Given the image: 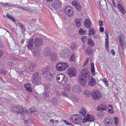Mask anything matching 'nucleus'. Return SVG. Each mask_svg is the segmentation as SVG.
I'll return each mask as SVG.
<instances>
[{"label": "nucleus", "mask_w": 126, "mask_h": 126, "mask_svg": "<svg viewBox=\"0 0 126 126\" xmlns=\"http://www.w3.org/2000/svg\"><path fill=\"white\" fill-rule=\"evenodd\" d=\"M11 108L13 110L20 114L23 115L25 113L27 112V111L25 110L21 106H19L17 105H12Z\"/></svg>", "instance_id": "nucleus-1"}, {"label": "nucleus", "mask_w": 126, "mask_h": 126, "mask_svg": "<svg viewBox=\"0 0 126 126\" xmlns=\"http://www.w3.org/2000/svg\"><path fill=\"white\" fill-rule=\"evenodd\" d=\"M71 120L75 124H79L83 122V120L81 115L77 114L73 115L71 118Z\"/></svg>", "instance_id": "nucleus-2"}, {"label": "nucleus", "mask_w": 126, "mask_h": 126, "mask_svg": "<svg viewBox=\"0 0 126 126\" xmlns=\"http://www.w3.org/2000/svg\"><path fill=\"white\" fill-rule=\"evenodd\" d=\"M68 66L67 63L63 62L59 63L56 65L57 70L59 71L65 70Z\"/></svg>", "instance_id": "nucleus-3"}, {"label": "nucleus", "mask_w": 126, "mask_h": 126, "mask_svg": "<svg viewBox=\"0 0 126 126\" xmlns=\"http://www.w3.org/2000/svg\"><path fill=\"white\" fill-rule=\"evenodd\" d=\"M43 39L41 38H36L34 40V47L36 48H40L43 45Z\"/></svg>", "instance_id": "nucleus-4"}, {"label": "nucleus", "mask_w": 126, "mask_h": 126, "mask_svg": "<svg viewBox=\"0 0 126 126\" xmlns=\"http://www.w3.org/2000/svg\"><path fill=\"white\" fill-rule=\"evenodd\" d=\"M91 95L93 99L94 100H98L101 97V92L99 91L94 90L92 93Z\"/></svg>", "instance_id": "nucleus-5"}, {"label": "nucleus", "mask_w": 126, "mask_h": 126, "mask_svg": "<svg viewBox=\"0 0 126 126\" xmlns=\"http://www.w3.org/2000/svg\"><path fill=\"white\" fill-rule=\"evenodd\" d=\"M67 73L69 76L71 78L76 76L77 72L74 68L72 67L68 68Z\"/></svg>", "instance_id": "nucleus-6"}, {"label": "nucleus", "mask_w": 126, "mask_h": 126, "mask_svg": "<svg viewBox=\"0 0 126 126\" xmlns=\"http://www.w3.org/2000/svg\"><path fill=\"white\" fill-rule=\"evenodd\" d=\"M118 39L121 43L122 48L124 49L126 46V43L125 40L124 35L123 34H121L118 37Z\"/></svg>", "instance_id": "nucleus-7"}, {"label": "nucleus", "mask_w": 126, "mask_h": 126, "mask_svg": "<svg viewBox=\"0 0 126 126\" xmlns=\"http://www.w3.org/2000/svg\"><path fill=\"white\" fill-rule=\"evenodd\" d=\"M66 14L69 16H72L74 14V12L73 9L70 7H66L64 10Z\"/></svg>", "instance_id": "nucleus-8"}, {"label": "nucleus", "mask_w": 126, "mask_h": 126, "mask_svg": "<svg viewBox=\"0 0 126 126\" xmlns=\"http://www.w3.org/2000/svg\"><path fill=\"white\" fill-rule=\"evenodd\" d=\"M82 76L86 78H89L91 77L90 74L87 68H83L81 71Z\"/></svg>", "instance_id": "nucleus-9"}, {"label": "nucleus", "mask_w": 126, "mask_h": 126, "mask_svg": "<svg viewBox=\"0 0 126 126\" xmlns=\"http://www.w3.org/2000/svg\"><path fill=\"white\" fill-rule=\"evenodd\" d=\"M94 120V116L92 115L88 114L84 117L83 120V123H84L87 121L92 122Z\"/></svg>", "instance_id": "nucleus-10"}, {"label": "nucleus", "mask_w": 126, "mask_h": 126, "mask_svg": "<svg viewBox=\"0 0 126 126\" xmlns=\"http://www.w3.org/2000/svg\"><path fill=\"white\" fill-rule=\"evenodd\" d=\"M33 82L36 83L40 81L41 77L38 73L36 72L34 73L33 75Z\"/></svg>", "instance_id": "nucleus-11"}, {"label": "nucleus", "mask_w": 126, "mask_h": 126, "mask_svg": "<svg viewBox=\"0 0 126 126\" xmlns=\"http://www.w3.org/2000/svg\"><path fill=\"white\" fill-rule=\"evenodd\" d=\"M55 73L54 71H51L47 75L46 77V80H50L54 78L55 77Z\"/></svg>", "instance_id": "nucleus-12"}, {"label": "nucleus", "mask_w": 126, "mask_h": 126, "mask_svg": "<svg viewBox=\"0 0 126 126\" xmlns=\"http://www.w3.org/2000/svg\"><path fill=\"white\" fill-rule=\"evenodd\" d=\"M62 3L59 0H55L53 3L52 6L55 9L58 8L60 7Z\"/></svg>", "instance_id": "nucleus-13"}, {"label": "nucleus", "mask_w": 126, "mask_h": 126, "mask_svg": "<svg viewBox=\"0 0 126 126\" xmlns=\"http://www.w3.org/2000/svg\"><path fill=\"white\" fill-rule=\"evenodd\" d=\"M79 81L80 84L82 85L85 86L87 84V80L86 79H84L81 75L78 76Z\"/></svg>", "instance_id": "nucleus-14"}, {"label": "nucleus", "mask_w": 126, "mask_h": 126, "mask_svg": "<svg viewBox=\"0 0 126 126\" xmlns=\"http://www.w3.org/2000/svg\"><path fill=\"white\" fill-rule=\"evenodd\" d=\"M88 79H89L88 81V84L89 86H93L96 85V81L95 79L93 78L92 76Z\"/></svg>", "instance_id": "nucleus-15"}, {"label": "nucleus", "mask_w": 126, "mask_h": 126, "mask_svg": "<svg viewBox=\"0 0 126 126\" xmlns=\"http://www.w3.org/2000/svg\"><path fill=\"white\" fill-rule=\"evenodd\" d=\"M112 118L109 117L106 118L104 120L105 125L106 126H110L111 125Z\"/></svg>", "instance_id": "nucleus-16"}, {"label": "nucleus", "mask_w": 126, "mask_h": 126, "mask_svg": "<svg viewBox=\"0 0 126 126\" xmlns=\"http://www.w3.org/2000/svg\"><path fill=\"white\" fill-rule=\"evenodd\" d=\"M107 106L106 105H99L97 107V110L98 111L102 112L106 110Z\"/></svg>", "instance_id": "nucleus-17"}, {"label": "nucleus", "mask_w": 126, "mask_h": 126, "mask_svg": "<svg viewBox=\"0 0 126 126\" xmlns=\"http://www.w3.org/2000/svg\"><path fill=\"white\" fill-rule=\"evenodd\" d=\"M68 81V79L67 77L63 74L62 80L59 81V83L62 85L64 84H66Z\"/></svg>", "instance_id": "nucleus-18"}, {"label": "nucleus", "mask_w": 126, "mask_h": 126, "mask_svg": "<svg viewBox=\"0 0 126 126\" xmlns=\"http://www.w3.org/2000/svg\"><path fill=\"white\" fill-rule=\"evenodd\" d=\"M33 38L31 39L29 41L27 45L28 48L32 51V50L34 48L33 45Z\"/></svg>", "instance_id": "nucleus-19"}, {"label": "nucleus", "mask_w": 126, "mask_h": 126, "mask_svg": "<svg viewBox=\"0 0 126 126\" xmlns=\"http://www.w3.org/2000/svg\"><path fill=\"white\" fill-rule=\"evenodd\" d=\"M51 51L50 50V48H49L48 47H46L44 50L43 53L45 55H55V54H51Z\"/></svg>", "instance_id": "nucleus-20"}, {"label": "nucleus", "mask_w": 126, "mask_h": 126, "mask_svg": "<svg viewBox=\"0 0 126 126\" xmlns=\"http://www.w3.org/2000/svg\"><path fill=\"white\" fill-rule=\"evenodd\" d=\"M29 64V68L30 69L29 71H30L32 72L35 69L36 64L31 62H30Z\"/></svg>", "instance_id": "nucleus-21"}, {"label": "nucleus", "mask_w": 126, "mask_h": 126, "mask_svg": "<svg viewBox=\"0 0 126 126\" xmlns=\"http://www.w3.org/2000/svg\"><path fill=\"white\" fill-rule=\"evenodd\" d=\"M117 6L120 11H121L123 14H124L126 13V12L124 9V5L122 4L118 3V4Z\"/></svg>", "instance_id": "nucleus-22"}, {"label": "nucleus", "mask_w": 126, "mask_h": 126, "mask_svg": "<svg viewBox=\"0 0 126 126\" xmlns=\"http://www.w3.org/2000/svg\"><path fill=\"white\" fill-rule=\"evenodd\" d=\"M74 92L77 94H79L81 91V87L78 86H76L74 87L73 89Z\"/></svg>", "instance_id": "nucleus-23"}, {"label": "nucleus", "mask_w": 126, "mask_h": 126, "mask_svg": "<svg viewBox=\"0 0 126 126\" xmlns=\"http://www.w3.org/2000/svg\"><path fill=\"white\" fill-rule=\"evenodd\" d=\"M84 25L86 28L89 29L91 27L92 23L90 20L89 19H87L84 22Z\"/></svg>", "instance_id": "nucleus-24"}, {"label": "nucleus", "mask_w": 126, "mask_h": 126, "mask_svg": "<svg viewBox=\"0 0 126 126\" xmlns=\"http://www.w3.org/2000/svg\"><path fill=\"white\" fill-rule=\"evenodd\" d=\"M24 86L26 88L28 93H29V94L32 92V88L31 87L30 85L28 84H24Z\"/></svg>", "instance_id": "nucleus-25"}, {"label": "nucleus", "mask_w": 126, "mask_h": 126, "mask_svg": "<svg viewBox=\"0 0 126 126\" xmlns=\"http://www.w3.org/2000/svg\"><path fill=\"white\" fill-rule=\"evenodd\" d=\"M75 22L78 28H79L80 26H81L82 23L81 21V19L76 18L75 19Z\"/></svg>", "instance_id": "nucleus-26"}, {"label": "nucleus", "mask_w": 126, "mask_h": 126, "mask_svg": "<svg viewBox=\"0 0 126 126\" xmlns=\"http://www.w3.org/2000/svg\"><path fill=\"white\" fill-rule=\"evenodd\" d=\"M79 112L81 114L83 117H84L87 113V111L85 107H83L82 108Z\"/></svg>", "instance_id": "nucleus-27"}, {"label": "nucleus", "mask_w": 126, "mask_h": 126, "mask_svg": "<svg viewBox=\"0 0 126 126\" xmlns=\"http://www.w3.org/2000/svg\"><path fill=\"white\" fill-rule=\"evenodd\" d=\"M40 48H36L35 47H34L33 48V51H33V52L34 54L35 55H38L40 53Z\"/></svg>", "instance_id": "nucleus-28"}, {"label": "nucleus", "mask_w": 126, "mask_h": 126, "mask_svg": "<svg viewBox=\"0 0 126 126\" xmlns=\"http://www.w3.org/2000/svg\"><path fill=\"white\" fill-rule=\"evenodd\" d=\"M88 44L89 46H94V44L92 38H90L88 39Z\"/></svg>", "instance_id": "nucleus-29"}, {"label": "nucleus", "mask_w": 126, "mask_h": 126, "mask_svg": "<svg viewBox=\"0 0 126 126\" xmlns=\"http://www.w3.org/2000/svg\"><path fill=\"white\" fill-rule=\"evenodd\" d=\"M94 63H92L91 66V71L93 75L94 76L95 74V71L94 68Z\"/></svg>", "instance_id": "nucleus-30"}, {"label": "nucleus", "mask_w": 126, "mask_h": 126, "mask_svg": "<svg viewBox=\"0 0 126 126\" xmlns=\"http://www.w3.org/2000/svg\"><path fill=\"white\" fill-rule=\"evenodd\" d=\"M37 111V109L35 108L34 107H32L30 109V110H28L27 111V112L30 115L32 114V113L34 112H36Z\"/></svg>", "instance_id": "nucleus-31"}, {"label": "nucleus", "mask_w": 126, "mask_h": 126, "mask_svg": "<svg viewBox=\"0 0 126 126\" xmlns=\"http://www.w3.org/2000/svg\"><path fill=\"white\" fill-rule=\"evenodd\" d=\"M63 75V74H60L57 76L56 79L59 83V81H61L62 80Z\"/></svg>", "instance_id": "nucleus-32"}, {"label": "nucleus", "mask_w": 126, "mask_h": 126, "mask_svg": "<svg viewBox=\"0 0 126 126\" xmlns=\"http://www.w3.org/2000/svg\"><path fill=\"white\" fill-rule=\"evenodd\" d=\"M109 109L108 111V112L111 114L113 113L114 112L112 110L113 108L112 107V105L109 104L108 105Z\"/></svg>", "instance_id": "nucleus-33"}, {"label": "nucleus", "mask_w": 126, "mask_h": 126, "mask_svg": "<svg viewBox=\"0 0 126 126\" xmlns=\"http://www.w3.org/2000/svg\"><path fill=\"white\" fill-rule=\"evenodd\" d=\"M50 70V68L49 67H46L44 68L42 70L43 74H45L49 71Z\"/></svg>", "instance_id": "nucleus-34"}, {"label": "nucleus", "mask_w": 126, "mask_h": 126, "mask_svg": "<svg viewBox=\"0 0 126 126\" xmlns=\"http://www.w3.org/2000/svg\"><path fill=\"white\" fill-rule=\"evenodd\" d=\"M71 86V85L67 84L64 86V89L67 91H69L70 90Z\"/></svg>", "instance_id": "nucleus-35"}, {"label": "nucleus", "mask_w": 126, "mask_h": 126, "mask_svg": "<svg viewBox=\"0 0 126 126\" xmlns=\"http://www.w3.org/2000/svg\"><path fill=\"white\" fill-rule=\"evenodd\" d=\"M86 54H90L91 55L92 54V51L91 48H87L86 51L85 52Z\"/></svg>", "instance_id": "nucleus-36"}, {"label": "nucleus", "mask_w": 126, "mask_h": 126, "mask_svg": "<svg viewBox=\"0 0 126 126\" xmlns=\"http://www.w3.org/2000/svg\"><path fill=\"white\" fill-rule=\"evenodd\" d=\"M95 33V31L93 29L91 28L89 29V36H91Z\"/></svg>", "instance_id": "nucleus-37"}, {"label": "nucleus", "mask_w": 126, "mask_h": 126, "mask_svg": "<svg viewBox=\"0 0 126 126\" xmlns=\"http://www.w3.org/2000/svg\"><path fill=\"white\" fill-rule=\"evenodd\" d=\"M77 47V45L76 43H73L71 45V48L73 50L76 49V48Z\"/></svg>", "instance_id": "nucleus-38"}, {"label": "nucleus", "mask_w": 126, "mask_h": 126, "mask_svg": "<svg viewBox=\"0 0 126 126\" xmlns=\"http://www.w3.org/2000/svg\"><path fill=\"white\" fill-rule=\"evenodd\" d=\"M85 32L86 31H85L81 28L79 30L78 32L79 34L81 35L85 34Z\"/></svg>", "instance_id": "nucleus-39"}, {"label": "nucleus", "mask_w": 126, "mask_h": 126, "mask_svg": "<svg viewBox=\"0 0 126 126\" xmlns=\"http://www.w3.org/2000/svg\"><path fill=\"white\" fill-rule=\"evenodd\" d=\"M87 97L90 96L91 95V92L89 91L86 90L84 91L83 93Z\"/></svg>", "instance_id": "nucleus-40"}, {"label": "nucleus", "mask_w": 126, "mask_h": 126, "mask_svg": "<svg viewBox=\"0 0 126 126\" xmlns=\"http://www.w3.org/2000/svg\"><path fill=\"white\" fill-rule=\"evenodd\" d=\"M43 88L44 90L45 91H47V90H49V85H44Z\"/></svg>", "instance_id": "nucleus-41"}, {"label": "nucleus", "mask_w": 126, "mask_h": 126, "mask_svg": "<svg viewBox=\"0 0 126 126\" xmlns=\"http://www.w3.org/2000/svg\"><path fill=\"white\" fill-rule=\"evenodd\" d=\"M76 58V56H71L70 58V60L71 62H74Z\"/></svg>", "instance_id": "nucleus-42"}, {"label": "nucleus", "mask_w": 126, "mask_h": 126, "mask_svg": "<svg viewBox=\"0 0 126 126\" xmlns=\"http://www.w3.org/2000/svg\"><path fill=\"white\" fill-rule=\"evenodd\" d=\"M26 67L25 66H24L22 69L20 73L24 74V73H26Z\"/></svg>", "instance_id": "nucleus-43"}, {"label": "nucleus", "mask_w": 126, "mask_h": 126, "mask_svg": "<svg viewBox=\"0 0 126 126\" xmlns=\"http://www.w3.org/2000/svg\"><path fill=\"white\" fill-rule=\"evenodd\" d=\"M52 103L54 105L56 106L57 105V99H52Z\"/></svg>", "instance_id": "nucleus-44"}, {"label": "nucleus", "mask_w": 126, "mask_h": 126, "mask_svg": "<svg viewBox=\"0 0 126 126\" xmlns=\"http://www.w3.org/2000/svg\"><path fill=\"white\" fill-rule=\"evenodd\" d=\"M114 124L116 126H117L118 123V119L116 117H115L114 118Z\"/></svg>", "instance_id": "nucleus-45"}, {"label": "nucleus", "mask_w": 126, "mask_h": 126, "mask_svg": "<svg viewBox=\"0 0 126 126\" xmlns=\"http://www.w3.org/2000/svg\"><path fill=\"white\" fill-rule=\"evenodd\" d=\"M81 40L84 43L88 39L87 38V37L85 36H83L81 38Z\"/></svg>", "instance_id": "nucleus-46"}, {"label": "nucleus", "mask_w": 126, "mask_h": 126, "mask_svg": "<svg viewBox=\"0 0 126 126\" xmlns=\"http://www.w3.org/2000/svg\"><path fill=\"white\" fill-rule=\"evenodd\" d=\"M72 4L75 7L76 6L79 4V2L77 1H72Z\"/></svg>", "instance_id": "nucleus-47"}, {"label": "nucleus", "mask_w": 126, "mask_h": 126, "mask_svg": "<svg viewBox=\"0 0 126 126\" xmlns=\"http://www.w3.org/2000/svg\"><path fill=\"white\" fill-rule=\"evenodd\" d=\"M75 8H76L79 11H80L81 10V7L79 3L78 4Z\"/></svg>", "instance_id": "nucleus-48"}, {"label": "nucleus", "mask_w": 126, "mask_h": 126, "mask_svg": "<svg viewBox=\"0 0 126 126\" xmlns=\"http://www.w3.org/2000/svg\"><path fill=\"white\" fill-rule=\"evenodd\" d=\"M50 58L52 61H54L56 60V56H51Z\"/></svg>", "instance_id": "nucleus-49"}, {"label": "nucleus", "mask_w": 126, "mask_h": 126, "mask_svg": "<svg viewBox=\"0 0 126 126\" xmlns=\"http://www.w3.org/2000/svg\"><path fill=\"white\" fill-rule=\"evenodd\" d=\"M10 59L12 60H17V58L15 57V56H11L10 57Z\"/></svg>", "instance_id": "nucleus-50"}, {"label": "nucleus", "mask_w": 126, "mask_h": 126, "mask_svg": "<svg viewBox=\"0 0 126 126\" xmlns=\"http://www.w3.org/2000/svg\"><path fill=\"white\" fill-rule=\"evenodd\" d=\"M89 59L88 58H87V59L85 61L84 63H83V67H84L85 66L86 64L88 63V62Z\"/></svg>", "instance_id": "nucleus-51"}, {"label": "nucleus", "mask_w": 126, "mask_h": 126, "mask_svg": "<svg viewBox=\"0 0 126 126\" xmlns=\"http://www.w3.org/2000/svg\"><path fill=\"white\" fill-rule=\"evenodd\" d=\"M103 82L105 83V85L107 86H108V84L107 80L105 79H103Z\"/></svg>", "instance_id": "nucleus-52"}, {"label": "nucleus", "mask_w": 126, "mask_h": 126, "mask_svg": "<svg viewBox=\"0 0 126 126\" xmlns=\"http://www.w3.org/2000/svg\"><path fill=\"white\" fill-rule=\"evenodd\" d=\"M105 47H106V49L108 51L109 44L108 43H105Z\"/></svg>", "instance_id": "nucleus-53"}, {"label": "nucleus", "mask_w": 126, "mask_h": 126, "mask_svg": "<svg viewBox=\"0 0 126 126\" xmlns=\"http://www.w3.org/2000/svg\"><path fill=\"white\" fill-rule=\"evenodd\" d=\"M99 25L101 27L103 25V22L101 21H98Z\"/></svg>", "instance_id": "nucleus-54"}, {"label": "nucleus", "mask_w": 126, "mask_h": 126, "mask_svg": "<svg viewBox=\"0 0 126 126\" xmlns=\"http://www.w3.org/2000/svg\"><path fill=\"white\" fill-rule=\"evenodd\" d=\"M44 96L46 97H47L49 96V94L47 92H46L44 93Z\"/></svg>", "instance_id": "nucleus-55"}, {"label": "nucleus", "mask_w": 126, "mask_h": 126, "mask_svg": "<svg viewBox=\"0 0 126 126\" xmlns=\"http://www.w3.org/2000/svg\"><path fill=\"white\" fill-rule=\"evenodd\" d=\"M18 24L21 28L22 29H23V28L24 27V25H23L21 23L19 22L18 23Z\"/></svg>", "instance_id": "nucleus-56"}, {"label": "nucleus", "mask_w": 126, "mask_h": 126, "mask_svg": "<svg viewBox=\"0 0 126 126\" xmlns=\"http://www.w3.org/2000/svg\"><path fill=\"white\" fill-rule=\"evenodd\" d=\"M63 121L67 125H71V124L70 123L66 120H63Z\"/></svg>", "instance_id": "nucleus-57"}, {"label": "nucleus", "mask_w": 126, "mask_h": 126, "mask_svg": "<svg viewBox=\"0 0 126 126\" xmlns=\"http://www.w3.org/2000/svg\"><path fill=\"white\" fill-rule=\"evenodd\" d=\"M100 31L101 32H103L104 30V29L102 27H100L99 28Z\"/></svg>", "instance_id": "nucleus-58"}, {"label": "nucleus", "mask_w": 126, "mask_h": 126, "mask_svg": "<svg viewBox=\"0 0 126 126\" xmlns=\"http://www.w3.org/2000/svg\"><path fill=\"white\" fill-rule=\"evenodd\" d=\"M6 16L10 19L13 18V17L8 13L6 14Z\"/></svg>", "instance_id": "nucleus-59"}, {"label": "nucleus", "mask_w": 126, "mask_h": 126, "mask_svg": "<svg viewBox=\"0 0 126 126\" xmlns=\"http://www.w3.org/2000/svg\"><path fill=\"white\" fill-rule=\"evenodd\" d=\"M62 94L64 96H67V94L65 92H62Z\"/></svg>", "instance_id": "nucleus-60"}, {"label": "nucleus", "mask_w": 126, "mask_h": 126, "mask_svg": "<svg viewBox=\"0 0 126 126\" xmlns=\"http://www.w3.org/2000/svg\"><path fill=\"white\" fill-rule=\"evenodd\" d=\"M110 52L111 54H112V55H114L115 54V52L114 50L113 49H111V50Z\"/></svg>", "instance_id": "nucleus-61"}, {"label": "nucleus", "mask_w": 126, "mask_h": 126, "mask_svg": "<svg viewBox=\"0 0 126 126\" xmlns=\"http://www.w3.org/2000/svg\"><path fill=\"white\" fill-rule=\"evenodd\" d=\"M93 38H95L96 39H97L98 38V37L97 36V35H96L95 33L94 34H93Z\"/></svg>", "instance_id": "nucleus-62"}, {"label": "nucleus", "mask_w": 126, "mask_h": 126, "mask_svg": "<svg viewBox=\"0 0 126 126\" xmlns=\"http://www.w3.org/2000/svg\"><path fill=\"white\" fill-rule=\"evenodd\" d=\"M1 73H3L4 75H5L6 74L5 71L3 70H1Z\"/></svg>", "instance_id": "nucleus-63"}, {"label": "nucleus", "mask_w": 126, "mask_h": 126, "mask_svg": "<svg viewBox=\"0 0 126 126\" xmlns=\"http://www.w3.org/2000/svg\"><path fill=\"white\" fill-rule=\"evenodd\" d=\"M105 34L106 36V38L105 39H107V40H108L109 37L108 34L107 32H105Z\"/></svg>", "instance_id": "nucleus-64"}]
</instances>
